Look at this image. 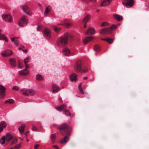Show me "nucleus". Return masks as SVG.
Here are the masks:
<instances>
[{
	"instance_id": "7",
	"label": "nucleus",
	"mask_w": 149,
	"mask_h": 149,
	"mask_svg": "<svg viewBox=\"0 0 149 149\" xmlns=\"http://www.w3.org/2000/svg\"><path fill=\"white\" fill-rule=\"evenodd\" d=\"M20 91L23 94L26 96H28L29 94L33 95L34 93L33 91L31 89L23 88Z\"/></svg>"
},
{
	"instance_id": "33",
	"label": "nucleus",
	"mask_w": 149,
	"mask_h": 149,
	"mask_svg": "<svg viewBox=\"0 0 149 149\" xmlns=\"http://www.w3.org/2000/svg\"><path fill=\"white\" fill-rule=\"evenodd\" d=\"M7 125V124L6 122L4 121H1L0 123V126H1V127L3 128H5Z\"/></svg>"
},
{
	"instance_id": "56",
	"label": "nucleus",
	"mask_w": 149,
	"mask_h": 149,
	"mask_svg": "<svg viewBox=\"0 0 149 149\" xmlns=\"http://www.w3.org/2000/svg\"><path fill=\"white\" fill-rule=\"evenodd\" d=\"M38 6L40 7H41L42 6L41 5V4H38Z\"/></svg>"
},
{
	"instance_id": "28",
	"label": "nucleus",
	"mask_w": 149,
	"mask_h": 149,
	"mask_svg": "<svg viewBox=\"0 0 149 149\" xmlns=\"http://www.w3.org/2000/svg\"><path fill=\"white\" fill-rule=\"evenodd\" d=\"M93 49L96 52H98L100 50V47L98 45H95L93 47Z\"/></svg>"
},
{
	"instance_id": "18",
	"label": "nucleus",
	"mask_w": 149,
	"mask_h": 149,
	"mask_svg": "<svg viewBox=\"0 0 149 149\" xmlns=\"http://www.w3.org/2000/svg\"><path fill=\"white\" fill-rule=\"evenodd\" d=\"M22 8L24 11L27 14L29 15H31V13L29 11V8L26 5L23 6Z\"/></svg>"
},
{
	"instance_id": "49",
	"label": "nucleus",
	"mask_w": 149,
	"mask_h": 149,
	"mask_svg": "<svg viewBox=\"0 0 149 149\" xmlns=\"http://www.w3.org/2000/svg\"><path fill=\"white\" fill-rule=\"evenodd\" d=\"M3 128L2 127H0V132H1L3 130Z\"/></svg>"
},
{
	"instance_id": "55",
	"label": "nucleus",
	"mask_w": 149,
	"mask_h": 149,
	"mask_svg": "<svg viewBox=\"0 0 149 149\" xmlns=\"http://www.w3.org/2000/svg\"><path fill=\"white\" fill-rule=\"evenodd\" d=\"M19 50H22V48L21 47H20V48H19Z\"/></svg>"
},
{
	"instance_id": "54",
	"label": "nucleus",
	"mask_w": 149,
	"mask_h": 149,
	"mask_svg": "<svg viewBox=\"0 0 149 149\" xmlns=\"http://www.w3.org/2000/svg\"><path fill=\"white\" fill-rule=\"evenodd\" d=\"M87 79V77H85L83 78V79Z\"/></svg>"
},
{
	"instance_id": "2",
	"label": "nucleus",
	"mask_w": 149,
	"mask_h": 149,
	"mask_svg": "<svg viewBox=\"0 0 149 149\" xmlns=\"http://www.w3.org/2000/svg\"><path fill=\"white\" fill-rule=\"evenodd\" d=\"M71 38L70 35L68 33L65 34L64 36L58 38L57 41L58 45L61 47H64L67 44L68 40Z\"/></svg>"
},
{
	"instance_id": "35",
	"label": "nucleus",
	"mask_w": 149,
	"mask_h": 149,
	"mask_svg": "<svg viewBox=\"0 0 149 149\" xmlns=\"http://www.w3.org/2000/svg\"><path fill=\"white\" fill-rule=\"evenodd\" d=\"M11 40L12 42H14L15 44L17 46H18L19 45V42L15 38H11Z\"/></svg>"
},
{
	"instance_id": "16",
	"label": "nucleus",
	"mask_w": 149,
	"mask_h": 149,
	"mask_svg": "<svg viewBox=\"0 0 149 149\" xmlns=\"http://www.w3.org/2000/svg\"><path fill=\"white\" fill-rule=\"evenodd\" d=\"M112 0H102L101 4V6H105L109 5Z\"/></svg>"
},
{
	"instance_id": "25",
	"label": "nucleus",
	"mask_w": 149,
	"mask_h": 149,
	"mask_svg": "<svg viewBox=\"0 0 149 149\" xmlns=\"http://www.w3.org/2000/svg\"><path fill=\"white\" fill-rule=\"evenodd\" d=\"M10 64L13 66H15L16 65V62L15 60L13 58H10L9 60Z\"/></svg>"
},
{
	"instance_id": "27",
	"label": "nucleus",
	"mask_w": 149,
	"mask_h": 149,
	"mask_svg": "<svg viewBox=\"0 0 149 149\" xmlns=\"http://www.w3.org/2000/svg\"><path fill=\"white\" fill-rule=\"evenodd\" d=\"M29 57H27L24 59V64L26 69H28L29 68V66L27 64V63L29 61Z\"/></svg>"
},
{
	"instance_id": "42",
	"label": "nucleus",
	"mask_w": 149,
	"mask_h": 149,
	"mask_svg": "<svg viewBox=\"0 0 149 149\" xmlns=\"http://www.w3.org/2000/svg\"><path fill=\"white\" fill-rule=\"evenodd\" d=\"M55 133L54 134H52L51 136V138L52 141H53L54 139L55 138Z\"/></svg>"
},
{
	"instance_id": "3",
	"label": "nucleus",
	"mask_w": 149,
	"mask_h": 149,
	"mask_svg": "<svg viewBox=\"0 0 149 149\" xmlns=\"http://www.w3.org/2000/svg\"><path fill=\"white\" fill-rule=\"evenodd\" d=\"M74 70L77 72L84 73L88 71L87 68H82L81 62L80 60L78 61L75 63L74 65Z\"/></svg>"
},
{
	"instance_id": "48",
	"label": "nucleus",
	"mask_w": 149,
	"mask_h": 149,
	"mask_svg": "<svg viewBox=\"0 0 149 149\" xmlns=\"http://www.w3.org/2000/svg\"><path fill=\"white\" fill-rule=\"evenodd\" d=\"M53 147L55 149H59V148L58 147V146L56 145H54L53 146Z\"/></svg>"
},
{
	"instance_id": "22",
	"label": "nucleus",
	"mask_w": 149,
	"mask_h": 149,
	"mask_svg": "<svg viewBox=\"0 0 149 149\" xmlns=\"http://www.w3.org/2000/svg\"><path fill=\"white\" fill-rule=\"evenodd\" d=\"M101 39L103 41H107L109 44H112L113 42V40L112 38H102Z\"/></svg>"
},
{
	"instance_id": "13",
	"label": "nucleus",
	"mask_w": 149,
	"mask_h": 149,
	"mask_svg": "<svg viewBox=\"0 0 149 149\" xmlns=\"http://www.w3.org/2000/svg\"><path fill=\"white\" fill-rule=\"evenodd\" d=\"M3 19L6 21L10 22L12 21V17L9 15L6 14L2 15Z\"/></svg>"
},
{
	"instance_id": "57",
	"label": "nucleus",
	"mask_w": 149,
	"mask_h": 149,
	"mask_svg": "<svg viewBox=\"0 0 149 149\" xmlns=\"http://www.w3.org/2000/svg\"><path fill=\"white\" fill-rule=\"evenodd\" d=\"M19 139H20L21 141H22V140H23V139H22L21 138V137H19Z\"/></svg>"
},
{
	"instance_id": "36",
	"label": "nucleus",
	"mask_w": 149,
	"mask_h": 149,
	"mask_svg": "<svg viewBox=\"0 0 149 149\" xmlns=\"http://www.w3.org/2000/svg\"><path fill=\"white\" fill-rule=\"evenodd\" d=\"M6 140V139L5 138V136H3L0 140V143L1 144H4Z\"/></svg>"
},
{
	"instance_id": "47",
	"label": "nucleus",
	"mask_w": 149,
	"mask_h": 149,
	"mask_svg": "<svg viewBox=\"0 0 149 149\" xmlns=\"http://www.w3.org/2000/svg\"><path fill=\"white\" fill-rule=\"evenodd\" d=\"M41 29V27L40 26H38L37 28V30L38 31H40Z\"/></svg>"
},
{
	"instance_id": "44",
	"label": "nucleus",
	"mask_w": 149,
	"mask_h": 149,
	"mask_svg": "<svg viewBox=\"0 0 149 149\" xmlns=\"http://www.w3.org/2000/svg\"><path fill=\"white\" fill-rule=\"evenodd\" d=\"M18 67L20 68H21L22 67V66L21 65V64L19 61L18 62Z\"/></svg>"
},
{
	"instance_id": "59",
	"label": "nucleus",
	"mask_w": 149,
	"mask_h": 149,
	"mask_svg": "<svg viewBox=\"0 0 149 149\" xmlns=\"http://www.w3.org/2000/svg\"><path fill=\"white\" fill-rule=\"evenodd\" d=\"M22 47L23 48H24V47L23 46H22Z\"/></svg>"
},
{
	"instance_id": "12",
	"label": "nucleus",
	"mask_w": 149,
	"mask_h": 149,
	"mask_svg": "<svg viewBox=\"0 0 149 149\" xmlns=\"http://www.w3.org/2000/svg\"><path fill=\"white\" fill-rule=\"evenodd\" d=\"M63 54L65 56H70V53L69 49L68 47H65L63 49Z\"/></svg>"
},
{
	"instance_id": "34",
	"label": "nucleus",
	"mask_w": 149,
	"mask_h": 149,
	"mask_svg": "<svg viewBox=\"0 0 149 149\" xmlns=\"http://www.w3.org/2000/svg\"><path fill=\"white\" fill-rule=\"evenodd\" d=\"M14 102V100L11 99H9L5 101L4 103H10V104H13Z\"/></svg>"
},
{
	"instance_id": "20",
	"label": "nucleus",
	"mask_w": 149,
	"mask_h": 149,
	"mask_svg": "<svg viewBox=\"0 0 149 149\" xmlns=\"http://www.w3.org/2000/svg\"><path fill=\"white\" fill-rule=\"evenodd\" d=\"M2 30L0 29V40H4L6 42H8V40L7 38L5 36L1 33Z\"/></svg>"
},
{
	"instance_id": "43",
	"label": "nucleus",
	"mask_w": 149,
	"mask_h": 149,
	"mask_svg": "<svg viewBox=\"0 0 149 149\" xmlns=\"http://www.w3.org/2000/svg\"><path fill=\"white\" fill-rule=\"evenodd\" d=\"M12 89L15 91H18L19 89L18 87L17 86H14L13 87Z\"/></svg>"
},
{
	"instance_id": "14",
	"label": "nucleus",
	"mask_w": 149,
	"mask_h": 149,
	"mask_svg": "<svg viewBox=\"0 0 149 149\" xmlns=\"http://www.w3.org/2000/svg\"><path fill=\"white\" fill-rule=\"evenodd\" d=\"M77 75L75 73H72L70 76V78L71 81H75L77 80Z\"/></svg>"
},
{
	"instance_id": "38",
	"label": "nucleus",
	"mask_w": 149,
	"mask_h": 149,
	"mask_svg": "<svg viewBox=\"0 0 149 149\" xmlns=\"http://www.w3.org/2000/svg\"><path fill=\"white\" fill-rule=\"evenodd\" d=\"M53 29L56 32H59L61 29V28H58L56 26H54Z\"/></svg>"
},
{
	"instance_id": "10",
	"label": "nucleus",
	"mask_w": 149,
	"mask_h": 149,
	"mask_svg": "<svg viewBox=\"0 0 149 149\" xmlns=\"http://www.w3.org/2000/svg\"><path fill=\"white\" fill-rule=\"evenodd\" d=\"M6 88L3 86L0 85V98H3L5 95Z\"/></svg>"
},
{
	"instance_id": "60",
	"label": "nucleus",
	"mask_w": 149,
	"mask_h": 149,
	"mask_svg": "<svg viewBox=\"0 0 149 149\" xmlns=\"http://www.w3.org/2000/svg\"><path fill=\"white\" fill-rule=\"evenodd\" d=\"M10 149H13V148H11Z\"/></svg>"
},
{
	"instance_id": "30",
	"label": "nucleus",
	"mask_w": 149,
	"mask_h": 149,
	"mask_svg": "<svg viewBox=\"0 0 149 149\" xmlns=\"http://www.w3.org/2000/svg\"><path fill=\"white\" fill-rule=\"evenodd\" d=\"M13 138L12 136L9 134H7L6 137V140L7 141H9Z\"/></svg>"
},
{
	"instance_id": "9",
	"label": "nucleus",
	"mask_w": 149,
	"mask_h": 149,
	"mask_svg": "<svg viewBox=\"0 0 149 149\" xmlns=\"http://www.w3.org/2000/svg\"><path fill=\"white\" fill-rule=\"evenodd\" d=\"M43 34L44 36L46 38L49 39L51 36V32L49 28H45Z\"/></svg>"
},
{
	"instance_id": "40",
	"label": "nucleus",
	"mask_w": 149,
	"mask_h": 149,
	"mask_svg": "<svg viewBox=\"0 0 149 149\" xmlns=\"http://www.w3.org/2000/svg\"><path fill=\"white\" fill-rule=\"evenodd\" d=\"M17 139L15 138L13 139V141H12V142L11 143V144L13 145V144H14L16 143H17Z\"/></svg>"
},
{
	"instance_id": "26",
	"label": "nucleus",
	"mask_w": 149,
	"mask_h": 149,
	"mask_svg": "<svg viewBox=\"0 0 149 149\" xmlns=\"http://www.w3.org/2000/svg\"><path fill=\"white\" fill-rule=\"evenodd\" d=\"M91 18V16L89 15H86L83 20V22L84 23H87L88 21Z\"/></svg>"
},
{
	"instance_id": "8",
	"label": "nucleus",
	"mask_w": 149,
	"mask_h": 149,
	"mask_svg": "<svg viewBox=\"0 0 149 149\" xmlns=\"http://www.w3.org/2000/svg\"><path fill=\"white\" fill-rule=\"evenodd\" d=\"M125 2H122V3L127 7L130 8L132 7L134 4L133 0H124Z\"/></svg>"
},
{
	"instance_id": "29",
	"label": "nucleus",
	"mask_w": 149,
	"mask_h": 149,
	"mask_svg": "<svg viewBox=\"0 0 149 149\" xmlns=\"http://www.w3.org/2000/svg\"><path fill=\"white\" fill-rule=\"evenodd\" d=\"M58 25H61L63 26H65L66 27L68 28L71 25V24L67 22H66V21L65 20L64 21V22L63 24H58Z\"/></svg>"
},
{
	"instance_id": "15",
	"label": "nucleus",
	"mask_w": 149,
	"mask_h": 149,
	"mask_svg": "<svg viewBox=\"0 0 149 149\" xmlns=\"http://www.w3.org/2000/svg\"><path fill=\"white\" fill-rule=\"evenodd\" d=\"M95 30L93 28H91L88 29L87 31L85 33L86 35H89L90 34H93L95 33Z\"/></svg>"
},
{
	"instance_id": "39",
	"label": "nucleus",
	"mask_w": 149,
	"mask_h": 149,
	"mask_svg": "<svg viewBox=\"0 0 149 149\" xmlns=\"http://www.w3.org/2000/svg\"><path fill=\"white\" fill-rule=\"evenodd\" d=\"M21 146L20 143L18 144L14 147V149H19Z\"/></svg>"
},
{
	"instance_id": "21",
	"label": "nucleus",
	"mask_w": 149,
	"mask_h": 149,
	"mask_svg": "<svg viewBox=\"0 0 149 149\" xmlns=\"http://www.w3.org/2000/svg\"><path fill=\"white\" fill-rule=\"evenodd\" d=\"M113 17L118 21L122 20L123 19V17L117 14L113 15Z\"/></svg>"
},
{
	"instance_id": "31",
	"label": "nucleus",
	"mask_w": 149,
	"mask_h": 149,
	"mask_svg": "<svg viewBox=\"0 0 149 149\" xmlns=\"http://www.w3.org/2000/svg\"><path fill=\"white\" fill-rule=\"evenodd\" d=\"M50 10L51 7L49 6L46 8L44 13V15H46L50 11Z\"/></svg>"
},
{
	"instance_id": "24",
	"label": "nucleus",
	"mask_w": 149,
	"mask_h": 149,
	"mask_svg": "<svg viewBox=\"0 0 149 149\" xmlns=\"http://www.w3.org/2000/svg\"><path fill=\"white\" fill-rule=\"evenodd\" d=\"M25 125L24 124H22L19 127V130L21 134H23L24 132Z\"/></svg>"
},
{
	"instance_id": "32",
	"label": "nucleus",
	"mask_w": 149,
	"mask_h": 149,
	"mask_svg": "<svg viewBox=\"0 0 149 149\" xmlns=\"http://www.w3.org/2000/svg\"><path fill=\"white\" fill-rule=\"evenodd\" d=\"M36 79L39 81H41L43 80V78L42 76L40 74H38L36 77Z\"/></svg>"
},
{
	"instance_id": "37",
	"label": "nucleus",
	"mask_w": 149,
	"mask_h": 149,
	"mask_svg": "<svg viewBox=\"0 0 149 149\" xmlns=\"http://www.w3.org/2000/svg\"><path fill=\"white\" fill-rule=\"evenodd\" d=\"M78 88L79 89V90L80 91V92L82 94H83L84 93L82 90V89L81 88V84H80L78 86Z\"/></svg>"
},
{
	"instance_id": "11",
	"label": "nucleus",
	"mask_w": 149,
	"mask_h": 149,
	"mask_svg": "<svg viewBox=\"0 0 149 149\" xmlns=\"http://www.w3.org/2000/svg\"><path fill=\"white\" fill-rule=\"evenodd\" d=\"M13 52L10 50H7L3 52L1 54V55L3 57L9 56L13 54Z\"/></svg>"
},
{
	"instance_id": "41",
	"label": "nucleus",
	"mask_w": 149,
	"mask_h": 149,
	"mask_svg": "<svg viewBox=\"0 0 149 149\" xmlns=\"http://www.w3.org/2000/svg\"><path fill=\"white\" fill-rule=\"evenodd\" d=\"M109 25V23L106 22H103L101 24V26H107Z\"/></svg>"
},
{
	"instance_id": "19",
	"label": "nucleus",
	"mask_w": 149,
	"mask_h": 149,
	"mask_svg": "<svg viewBox=\"0 0 149 149\" xmlns=\"http://www.w3.org/2000/svg\"><path fill=\"white\" fill-rule=\"evenodd\" d=\"M28 69H25L24 70H22L19 72V73L20 75H26L28 74V71L27 70Z\"/></svg>"
},
{
	"instance_id": "23",
	"label": "nucleus",
	"mask_w": 149,
	"mask_h": 149,
	"mask_svg": "<svg viewBox=\"0 0 149 149\" xmlns=\"http://www.w3.org/2000/svg\"><path fill=\"white\" fill-rule=\"evenodd\" d=\"M92 40V38L91 37H87L84 40V43L86 45L89 42L91 41Z\"/></svg>"
},
{
	"instance_id": "58",
	"label": "nucleus",
	"mask_w": 149,
	"mask_h": 149,
	"mask_svg": "<svg viewBox=\"0 0 149 149\" xmlns=\"http://www.w3.org/2000/svg\"><path fill=\"white\" fill-rule=\"evenodd\" d=\"M26 141L27 142H28L29 141V140L28 139H26Z\"/></svg>"
},
{
	"instance_id": "45",
	"label": "nucleus",
	"mask_w": 149,
	"mask_h": 149,
	"mask_svg": "<svg viewBox=\"0 0 149 149\" xmlns=\"http://www.w3.org/2000/svg\"><path fill=\"white\" fill-rule=\"evenodd\" d=\"M32 130L34 131H37V129L34 126H33L32 128Z\"/></svg>"
},
{
	"instance_id": "46",
	"label": "nucleus",
	"mask_w": 149,
	"mask_h": 149,
	"mask_svg": "<svg viewBox=\"0 0 149 149\" xmlns=\"http://www.w3.org/2000/svg\"><path fill=\"white\" fill-rule=\"evenodd\" d=\"M40 146L39 145L37 144L35 145L34 148L35 149H37L38 146Z\"/></svg>"
},
{
	"instance_id": "4",
	"label": "nucleus",
	"mask_w": 149,
	"mask_h": 149,
	"mask_svg": "<svg viewBox=\"0 0 149 149\" xmlns=\"http://www.w3.org/2000/svg\"><path fill=\"white\" fill-rule=\"evenodd\" d=\"M117 28V26L115 25H112L110 28H104L101 29L100 31V33L101 34H111L112 33V30L116 29Z\"/></svg>"
},
{
	"instance_id": "50",
	"label": "nucleus",
	"mask_w": 149,
	"mask_h": 149,
	"mask_svg": "<svg viewBox=\"0 0 149 149\" xmlns=\"http://www.w3.org/2000/svg\"><path fill=\"white\" fill-rule=\"evenodd\" d=\"M29 133V131H27L25 133V135L26 136Z\"/></svg>"
},
{
	"instance_id": "53",
	"label": "nucleus",
	"mask_w": 149,
	"mask_h": 149,
	"mask_svg": "<svg viewBox=\"0 0 149 149\" xmlns=\"http://www.w3.org/2000/svg\"><path fill=\"white\" fill-rule=\"evenodd\" d=\"M59 101H60V102H62V99L61 98H59Z\"/></svg>"
},
{
	"instance_id": "52",
	"label": "nucleus",
	"mask_w": 149,
	"mask_h": 149,
	"mask_svg": "<svg viewBox=\"0 0 149 149\" xmlns=\"http://www.w3.org/2000/svg\"><path fill=\"white\" fill-rule=\"evenodd\" d=\"M84 23V28H86V23Z\"/></svg>"
},
{
	"instance_id": "5",
	"label": "nucleus",
	"mask_w": 149,
	"mask_h": 149,
	"mask_svg": "<svg viewBox=\"0 0 149 149\" xmlns=\"http://www.w3.org/2000/svg\"><path fill=\"white\" fill-rule=\"evenodd\" d=\"M66 105L65 104H63L58 107H56L55 108L59 111H61L62 110H63L64 114L66 115L70 116L71 115V114L68 110L66 109Z\"/></svg>"
},
{
	"instance_id": "6",
	"label": "nucleus",
	"mask_w": 149,
	"mask_h": 149,
	"mask_svg": "<svg viewBox=\"0 0 149 149\" xmlns=\"http://www.w3.org/2000/svg\"><path fill=\"white\" fill-rule=\"evenodd\" d=\"M28 21L27 17L26 16H24L18 21V25L20 26H24L26 25Z\"/></svg>"
},
{
	"instance_id": "51",
	"label": "nucleus",
	"mask_w": 149,
	"mask_h": 149,
	"mask_svg": "<svg viewBox=\"0 0 149 149\" xmlns=\"http://www.w3.org/2000/svg\"><path fill=\"white\" fill-rule=\"evenodd\" d=\"M22 51L26 53L27 52V50H24L22 49Z\"/></svg>"
},
{
	"instance_id": "17",
	"label": "nucleus",
	"mask_w": 149,
	"mask_h": 149,
	"mask_svg": "<svg viewBox=\"0 0 149 149\" xmlns=\"http://www.w3.org/2000/svg\"><path fill=\"white\" fill-rule=\"evenodd\" d=\"M52 91L54 93H56L60 90V88L58 87L56 85L54 84L52 87Z\"/></svg>"
},
{
	"instance_id": "1",
	"label": "nucleus",
	"mask_w": 149,
	"mask_h": 149,
	"mask_svg": "<svg viewBox=\"0 0 149 149\" xmlns=\"http://www.w3.org/2000/svg\"><path fill=\"white\" fill-rule=\"evenodd\" d=\"M61 134L65 136L61 141L62 143H65L67 142L69 139V137L70 136L71 132V128L66 124H63L60 125L58 127Z\"/></svg>"
}]
</instances>
